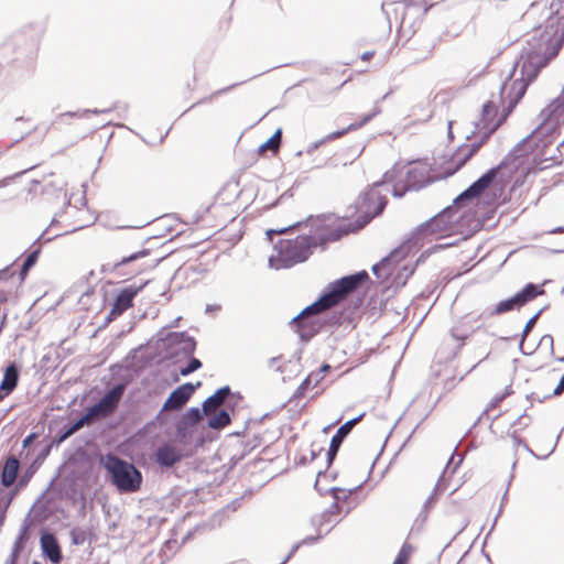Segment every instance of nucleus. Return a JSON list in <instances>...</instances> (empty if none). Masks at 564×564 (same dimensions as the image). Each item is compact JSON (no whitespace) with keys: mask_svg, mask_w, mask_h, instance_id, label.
Segmentation results:
<instances>
[{"mask_svg":"<svg viewBox=\"0 0 564 564\" xmlns=\"http://www.w3.org/2000/svg\"><path fill=\"white\" fill-rule=\"evenodd\" d=\"M381 109L376 106L373 108V110L367 115H365L360 121H357V122H352L350 123L349 126H347L346 128L344 129H340V130H336L334 132H330L328 133L327 135H325L324 138L317 140V141H314L312 142L307 149L305 150V152L307 154H312L314 151H316L319 147L326 144L327 142H330L335 139H338L343 135H345L346 133H348L349 131H355L361 127H364L365 124H367L370 120H372V118H375L378 113H380Z\"/></svg>","mask_w":564,"mask_h":564,"instance_id":"obj_15","label":"nucleus"},{"mask_svg":"<svg viewBox=\"0 0 564 564\" xmlns=\"http://www.w3.org/2000/svg\"><path fill=\"white\" fill-rule=\"evenodd\" d=\"M230 395H234V393L229 386L218 388L212 395L203 401L202 408L204 412L209 413L214 411L218 404L225 402Z\"/></svg>","mask_w":564,"mask_h":564,"instance_id":"obj_30","label":"nucleus"},{"mask_svg":"<svg viewBox=\"0 0 564 564\" xmlns=\"http://www.w3.org/2000/svg\"><path fill=\"white\" fill-rule=\"evenodd\" d=\"M242 84H243V82L235 83L232 85H229L227 87H224L221 89L216 90L215 93H213L212 96H219V95L226 94V93L232 90L234 88H236V87H238V86H240Z\"/></svg>","mask_w":564,"mask_h":564,"instance_id":"obj_62","label":"nucleus"},{"mask_svg":"<svg viewBox=\"0 0 564 564\" xmlns=\"http://www.w3.org/2000/svg\"><path fill=\"white\" fill-rule=\"evenodd\" d=\"M326 476H328V469L327 467L325 469H322V470H318L317 471V475H316V480H315V484H314V488L316 491H318V494L321 496H326V495H330L335 501H347L348 498L357 492L360 488H361V484L354 487V488H350V489H344V488H340V487H328V488H324L322 486V478H325Z\"/></svg>","mask_w":564,"mask_h":564,"instance_id":"obj_20","label":"nucleus"},{"mask_svg":"<svg viewBox=\"0 0 564 564\" xmlns=\"http://www.w3.org/2000/svg\"><path fill=\"white\" fill-rule=\"evenodd\" d=\"M188 357L189 359L187 364L184 367L180 368V373L184 377L189 376L194 371L200 369L203 366L202 361L198 358L194 357L193 355Z\"/></svg>","mask_w":564,"mask_h":564,"instance_id":"obj_48","label":"nucleus"},{"mask_svg":"<svg viewBox=\"0 0 564 564\" xmlns=\"http://www.w3.org/2000/svg\"><path fill=\"white\" fill-rule=\"evenodd\" d=\"M98 464L106 471V480L119 494H134L141 489L143 475L133 463L109 452L98 456Z\"/></svg>","mask_w":564,"mask_h":564,"instance_id":"obj_5","label":"nucleus"},{"mask_svg":"<svg viewBox=\"0 0 564 564\" xmlns=\"http://www.w3.org/2000/svg\"><path fill=\"white\" fill-rule=\"evenodd\" d=\"M338 523L335 522L332 527H329L326 532L324 534H322L321 532H318L316 535H308L306 538H304L303 540H301L300 542L293 544L292 549L290 550L289 554L284 557V560L280 563V564H285L286 562H289L292 556L295 554V552L303 545H313L315 543H317L319 540L323 539L324 535L328 534L332 529Z\"/></svg>","mask_w":564,"mask_h":564,"instance_id":"obj_35","label":"nucleus"},{"mask_svg":"<svg viewBox=\"0 0 564 564\" xmlns=\"http://www.w3.org/2000/svg\"><path fill=\"white\" fill-rule=\"evenodd\" d=\"M402 181L405 184V189L420 191L430 185L433 178L425 164L416 163L406 170Z\"/></svg>","mask_w":564,"mask_h":564,"instance_id":"obj_17","label":"nucleus"},{"mask_svg":"<svg viewBox=\"0 0 564 564\" xmlns=\"http://www.w3.org/2000/svg\"><path fill=\"white\" fill-rule=\"evenodd\" d=\"M128 108H129V106L127 104H124L122 107L113 105L112 107L107 108V109L94 108V109H85V110H82V111H67V112H64V113H61L59 116H57L56 120L54 122H52L51 126L55 124L59 119H62L64 117L83 118V117H86V116H88L90 113L91 115L108 113V112L112 111L113 109H119L118 117L122 118V119H126L127 118Z\"/></svg>","mask_w":564,"mask_h":564,"instance_id":"obj_28","label":"nucleus"},{"mask_svg":"<svg viewBox=\"0 0 564 564\" xmlns=\"http://www.w3.org/2000/svg\"><path fill=\"white\" fill-rule=\"evenodd\" d=\"M148 282H144L140 285H128L119 291L116 295L115 301L118 305H123L127 308H130L133 305V299L142 291Z\"/></svg>","mask_w":564,"mask_h":564,"instance_id":"obj_31","label":"nucleus"},{"mask_svg":"<svg viewBox=\"0 0 564 564\" xmlns=\"http://www.w3.org/2000/svg\"><path fill=\"white\" fill-rule=\"evenodd\" d=\"M68 232H69V231H66V234H68ZM47 234H48V228H46V229H45V230H44V231H43V232H42V234H41V235H40V236L34 240V241H33V243H32V246H31V247H37V246H41V247H42V245H43V243H47V242H50V241H52V240H54V239H56V238H58V237H61V236L65 235V232H59V234H56V235H54V236H47Z\"/></svg>","mask_w":564,"mask_h":564,"instance_id":"obj_54","label":"nucleus"},{"mask_svg":"<svg viewBox=\"0 0 564 564\" xmlns=\"http://www.w3.org/2000/svg\"><path fill=\"white\" fill-rule=\"evenodd\" d=\"M463 460H464L463 455L458 454L455 449L454 453L452 454V456L449 457L443 474H445L448 469H452V473H455L456 469L463 463Z\"/></svg>","mask_w":564,"mask_h":564,"instance_id":"obj_55","label":"nucleus"},{"mask_svg":"<svg viewBox=\"0 0 564 564\" xmlns=\"http://www.w3.org/2000/svg\"><path fill=\"white\" fill-rule=\"evenodd\" d=\"M339 501H334L327 509L324 510V518L326 516H337L341 512V507L338 503Z\"/></svg>","mask_w":564,"mask_h":564,"instance_id":"obj_59","label":"nucleus"},{"mask_svg":"<svg viewBox=\"0 0 564 564\" xmlns=\"http://www.w3.org/2000/svg\"><path fill=\"white\" fill-rule=\"evenodd\" d=\"M262 443V436L260 434H254L251 440L242 441L241 452L239 454H235L230 460L232 463V466L236 465L238 462L242 460L251 451L260 446Z\"/></svg>","mask_w":564,"mask_h":564,"instance_id":"obj_36","label":"nucleus"},{"mask_svg":"<svg viewBox=\"0 0 564 564\" xmlns=\"http://www.w3.org/2000/svg\"><path fill=\"white\" fill-rule=\"evenodd\" d=\"M271 242L276 254L269 258V267L275 270L289 269L305 262L314 250L310 241L302 235L293 239H278L276 242L273 240Z\"/></svg>","mask_w":564,"mask_h":564,"instance_id":"obj_9","label":"nucleus"},{"mask_svg":"<svg viewBox=\"0 0 564 564\" xmlns=\"http://www.w3.org/2000/svg\"><path fill=\"white\" fill-rule=\"evenodd\" d=\"M334 306L333 301L323 290L312 304L304 307L290 321V326L302 341L307 343L321 332L323 321H321L318 315Z\"/></svg>","mask_w":564,"mask_h":564,"instance_id":"obj_8","label":"nucleus"},{"mask_svg":"<svg viewBox=\"0 0 564 564\" xmlns=\"http://www.w3.org/2000/svg\"><path fill=\"white\" fill-rule=\"evenodd\" d=\"M86 425H87V423L85 422V420H83L82 415L72 422L70 421L66 422L57 431L54 438L51 441V443L48 445H52V447L54 445L58 446L59 444L65 442L68 437L74 435L77 431H79L82 427H84Z\"/></svg>","mask_w":564,"mask_h":564,"instance_id":"obj_27","label":"nucleus"},{"mask_svg":"<svg viewBox=\"0 0 564 564\" xmlns=\"http://www.w3.org/2000/svg\"><path fill=\"white\" fill-rule=\"evenodd\" d=\"M252 495V490L249 489L245 492V495L238 497V498H235L234 500H231L228 505H226L224 508H223V511L224 512H227V511H230V512H235L237 511L241 505H242V501L245 499L246 496H251Z\"/></svg>","mask_w":564,"mask_h":564,"instance_id":"obj_53","label":"nucleus"},{"mask_svg":"<svg viewBox=\"0 0 564 564\" xmlns=\"http://www.w3.org/2000/svg\"><path fill=\"white\" fill-rule=\"evenodd\" d=\"M330 365L324 362L319 367V369L312 371L310 375H307V377L301 382V384L294 391L290 401L302 399L310 388L316 387L325 378V375L330 370Z\"/></svg>","mask_w":564,"mask_h":564,"instance_id":"obj_23","label":"nucleus"},{"mask_svg":"<svg viewBox=\"0 0 564 564\" xmlns=\"http://www.w3.org/2000/svg\"><path fill=\"white\" fill-rule=\"evenodd\" d=\"M282 143V129L278 128L274 133L258 148V153L262 155L265 151L276 154Z\"/></svg>","mask_w":564,"mask_h":564,"instance_id":"obj_37","label":"nucleus"},{"mask_svg":"<svg viewBox=\"0 0 564 564\" xmlns=\"http://www.w3.org/2000/svg\"><path fill=\"white\" fill-rule=\"evenodd\" d=\"M20 373L21 366L17 361H10L3 370L0 391L12 393L19 384Z\"/></svg>","mask_w":564,"mask_h":564,"instance_id":"obj_25","label":"nucleus"},{"mask_svg":"<svg viewBox=\"0 0 564 564\" xmlns=\"http://www.w3.org/2000/svg\"><path fill=\"white\" fill-rule=\"evenodd\" d=\"M442 479H443V476L440 477L438 481L434 486L433 491L426 498V500L423 505V509H422L423 513L427 514L430 512V510L434 508L441 492L444 490V488H442V485H441Z\"/></svg>","mask_w":564,"mask_h":564,"instance_id":"obj_43","label":"nucleus"},{"mask_svg":"<svg viewBox=\"0 0 564 564\" xmlns=\"http://www.w3.org/2000/svg\"><path fill=\"white\" fill-rule=\"evenodd\" d=\"M32 250L25 256L23 263L19 271L20 281L23 282L28 276L30 270L36 264L41 254V246L31 247Z\"/></svg>","mask_w":564,"mask_h":564,"instance_id":"obj_34","label":"nucleus"},{"mask_svg":"<svg viewBox=\"0 0 564 564\" xmlns=\"http://www.w3.org/2000/svg\"><path fill=\"white\" fill-rule=\"evenodd\" d=\"M507 436L510 437L513 441L514 446H521L528 453H530L531 455H534V452L530 448L528 443L523 438L518 436V430H510L509 429L507 431Z\"/></svg>","mask_w":564,"mask_h":564,"instance_id":"obj_52","label":"nucleus"},{"mask_svg":"<svg viewBox=\"0 0 564 564\" xmlns=\"http://www.w3.org/2000/svg\"><path fill=\"white\" fill-rule=\"evenodd\" d=\"M311 522L314 527L317 528V531L321 532V529L327 524V523H330L332 522V517L330 516H326L324 518V511L317 516H314L312 517L311 519Z\"/></svg>","mask_w":564,"mask_h":564,"instance_id":"obj_57","label":"nucleus"},{"mask_svg":"<svg viewBox=\"0 0 564 564\" xmlns=\"http://www.w3.org/2000/svg\"><path fill=\"white\" fill-rule=\"evenodd\" d=\"M408 192H412L411 189H405V184L402 180L398 181L393 184L392 196L395 198H402Z\"/></svg>","mask_w":564,"mask_h":564,"instance_id":"obj_58","label":"nucleus"},{"mask_svg":"<svg viewBox=\"0 0 564 564\" xmlns=\"http://www.w3.org/2000/svg\"><path fill=\"white\" fill-rule=\"evenodd\" d=\"M545 290L539 284L529 282L513 296L498 302L495 308L489 313V316L501 315L511 311L520 310L529 302L533 301L540 295H543Z\"/></svg>","mask_w":564,"mask_h":564,"instance_id":"obj_11","label":"nucleus"},{"mask_svg":"<svg viewBox=\"0 0 564 564\" xmlns=\"http://www.w3.org/2000/svg\"><path fill=\"white\" fill-rule=\"evenodd\" d=\"M40 550L42 556L52 564H61L63 552L58 539L54 532L48 529H42L40 533Z\"/></svg>","mask_w":564,"mask_h":564,"instance_id":"obj_16","label":"nucleus"},{"mask_svg":"<svg viewBox=\"0 0 564 564\" xmlns=\"http://www.w3.org/2000/svg\"><path fill=\"white\" fill-rule=\"evenodd\" d=\"M151 251H152L151 248H142L141 250H139L137 252H133L127 257H123L121 260L113 263L109 270L117 273L118 275H124L126 273L121 272L122 267L127 265L128 263L134 262L139 259L150 256Z\"/></svg>","mask_w":564,"mask_h":564,"instance_id":"obj_32","label":"nucleus"},{"mask_svg":"<svg viewBox=\"0 0 564 564\" xmlns=\"http://www.w3.org/2000/svg\"><path fill=\"white\" fill-rule=\"evenodd\" d=\"M411 251L412 248L404 240L400 246L391 250L389 254L372 265L371 270L373 275L378 279L387 278L390 275V272L384 273L383 271L387 270L391 264L403 260L409 253H411Z\"/></svg>","mask_w":564,"mask_h":564,"instance_id":"obj_18","label":"nucleus"},{"mask_svg":"<svg viewBox=\"0 0 564 564\" xmlns=\"http://www.w3.org/2000/svg\"><path fill=\"white\" fill-rule=\"evenodd\" d=\"M549 305H545L543 306L542 308H540L532 317L529 318V321L525 323L524 325V328L521 333V338H520V343H519V349L521 351L522 355H531L534 350L532 351H525L524 350V347H523V344H524V340L525 338L528 337V335L532 332L533 327L535 326L539 317L541 316V314L547 310Z\"/></svg>","mask_w":564,"mask_h":564,"instance_id":"obj_38","label":"nucleus"},{"mask_svg":"<svg viewBox=\"0 0 564 564\" xmlns=\"http://www.w3.org/2000/svg\"><path fill=\"white\" fill-rule=\"evenodd\" d=\"M503 400L505 395L500 394H497L495 398H492L487 408L482 411L481 415L477 419L473 426H476L485 415H488L489 410L497 408Z\"/></svg>","mask_w":564,"mask_h":564,"instance_id":"obj_56","label":"nucleus"},{"mask_svg":"<svg viewBox=\"0 0 564 564\" xmlns=\"http://www.w3.org/2000/svg\"><path fill=\"white\" fill-rule=\"evenodd\" d=\"M52 445H44L40 452L36 454L35 458L32 463L24 469L22 476L20 477V485L28 486L33 476L36 474L39 468L45 462L47 456L51 454Z\"/></svg>","mask_w":564,"mask_h":564,"instance_id":"obj_26","label":"nucleus"},{"mask_svg":"<svg viewBox=\"0 0 564 564\" xmlns=\"http://www.w3.org/2000/svg\"><path fill=\"white\" fill-rule=\"evenodd\" d=\"M187 335L188 333L186 330L171 332L164 338L165 346L173 350L174 348H177L180 344H182V340H184Z\"/></svg>","mask_w":564,"mask_h":564,"instance_id":"obj_46","label":"nucleus"},{"mask_svg":"<svg viewBox=\"0 0 564 564\" xmlns=\"http://www.w3.org/2000/svg\"><path fill=\"white\" fill-rule=\"evenodd\" d=\"M499 167H491L473 182L466 189L458 194L453 204L445 207L429 220L419 225L405 240L412 249L422 246L421 238L433 234H459L465 239L473 236L482 227V221L476 218L471 210L464 212L456 217L457 210L469 202L479 198L489 189L495 181Z\"/></svg>","mask_w":564,"mask_h":564,"instance_id":"obj_2","label":"nucleus"},{"mask_svg":"<svg viewBox=\"0 0 564 564\" xmlns=\"http://www.w3.org/2000/svg\"><path fill=\"white\" fill-rule=\"evenodd\" d=\"M563 392H564V373L562 375L557 386L553 390L552 395L556 397V395L562 394Z\"/></svg>","mask_w":564,"mask_h":564,"instance_id":"obj_63","label":"nucleus"},{"mask_svg":"<svg viewBox=\"0 0 564 564\" xmlns=\"http://www.w3.org/2000/svg\"><path fill=\"white\" fill-rule=\"evenodd\" d=\"M365 416V413H361L360 415L352 417L345 422L343 425L338 427L336 433L330 438L329 447L326 453V466L327 469L330 468L337 457V454L340 449L341 444L346 440V437L350 434L355 425L361 421V419Z\"/></svg>","mask_w":564,"mask_h":564,"instance_id":"obj_14","label":"nucleus"},{"mask_svg":"<svg viewBox=\"0 0 564 564\" xmlns=\"http://www.w3.org/2000/svg\"><path fill=\"white\" fill-rule=\"evenodd\" d=\"M369 280L368 272L361 270L330 282L324 290L336 306Z\"/></svg>","mask_w":564,"mask_h":564,"instance_id":"obj_10","label":"nucleus"},{"mask_svg":"<svg viewBox=\"0 0 564 564\" xmlns=\"http://www.w3.org/2000/svg\"><path fill=\"white\" fill-rule=\"evenodd\" d=\"M539 345H546L551 352L554 351V339H553V336L550 335V334H545L542 336V338L540 339L539 341Z\"/></svg>","mask_w":564,"mask_h":564,"instance_id":"obj_60","label":"nucleus"},{"mask_svg":"<svg viewBox=\"0 0 564 564\" xmlns=\"http://www.w3.org/2000/svg\"><path fill=\"white\" fill-rule=\"evenodd\" d=\"M196 345L197 344L195 338L191 335H187L185 339L182 340V344L177 346L178 349L171 351L170 355L181 351L184 356H192L196 350Z\"/></svg>","mask_w":564,"mask_h":564,"instance_id":"obj_45","label":"nucleus"},{"mask_svg":"<svg viewBox=\"0 0 564 564\" xmlns=\"http://www.w3.org/2000/svg\"><path fill=\"white\" fill-rule=\"evenodd\" d=\"M231 417L227 409H220L207 417V426L210 430L220 431L230 424Z\"/></svg>","mask_w":564,"mask_h":564,"instance_id":"obj_33","label":"nucleus"},{"mask_svg":"<svg viewBox=\"0 0 564 564\" xmlns=\"http://www.w3.org/2000/svg\"><path fill=\"white\" fill-rule=\"evenodd\" d=\"M474 319L468 315L460 318L451 329L449 334L453 339L465 341L470 335H473L478 327H474L471 322Z\"/></svg>","mask_w":564,"mask_h":564,"instance_id":"obj_29","label":"nucleus"},{"mask_svg":"<svg viewBox=\"0 0 564 564\" xmlns=\"http://www.w3.org/2000/svg\"><path fill=\"white\" fill-rule=\"evenodd\" d=\"M43 26L29 23L12 34L0 47V56L7 62L32 59L37 51Z\"/></svg>","mask_w":564,"mask_h":564,"instance_id":"obj_6","label":"nucleus"},{"mask_svg":"<svg viewBox=\"0 0 564 564\" xmlns=\"http://www.w3.org/2000/svg\"><path fill=\"white\" fill-rule=\"evenodd\" d=\"M155 463L164 468H171L181 462L183 455L175 446L164 443L158 447L154 454Z\"/></svg>","mask_w":564,"mask_h":564,"instance_id":"obj_24","label":"nucleus"},{"mask_svg":"<svg viewBox=\"0 0 564 564\" xmlns=\"http://www.w3.org/2000/svg\"><path fill=\"white\" fill-rule=\"evenodd\" d=\"M199 387V381L195 384L192 382H185L176 387L164 401L162 409L155 416V421L161 424L166 422V417L163 412L166 410L180 411L188 402L196 389Z\"/></svg>","mask_w":564,"mask_h":564,"instance_id":"obj_12","label":"nucleus"},{"mask_svg":"<svg viewBox=\"0 0 564 564\" xmlns=\"http://www.w3.org/2000/svg\"><path fill=\"white\" fill-rule=\"evenodd\" d=\"M69 536L72 540V544L75 546H79V545H83L87 541L88 533H87V531H85L80 528H73L69 531Z\"/></svg>","mask_w":564,"mask_h":564,"instance_id":"obj_49","label":"nucleus"},{"mask_svg":"<svg viewBox=\"0 0 564 564\" xmlns=\"http://www.w3.org/2000/svg\"><path fill=\"white\" fill-rule=\"evenodd\" d=\"M411 551V544L404 542L392 564H408Z\"/></svg>","mask_w":564,"mask_h":564,"instance_id":"obj_51","label":"nucleus"},{"mask_svg":"<svg viewBox=\"0 0 564 564\" xmlns=\"http://www.w3.org/2000/svg\"><path fill=\"white\" fill-rule=\"evenodd\" d=\"M529 408H527L524 410V412L522 414H520L517 420H514L511 424H510V430L512 427H518V431H522L524 429H527L528 426H530V424L532 423V416L529 415L527 413Z\"/></svg>","mask_w":564,"mask_h":564,"instance_id":"obj_50","label":"nucleus"},{"mask_svg":"<svg viewBox=\"0 0 564 564\" xmlns=\"http://www.w3.org/2000/svg\"><path fill=\"white\" fill-rule=\"evenodd\" d=\"M541 126L536 127L530 134L520 140L506 155V158L495 167H499L496 174V178L500 174V172L508 166L511 161L519 159L521 156L528 155L532 153L535 148H538V142L535 141L536 134L540 131Z\"/></svg>","mask_w":564,"mask_h":564,"instance_id":"obj_13","label":"nucleus"},{"mask_svg":"<svg viewBox=\"0 0 564 564\" xmlns=\"http://www.w3.org/2000/svg\"><path fill=\"white\" fill-rule=\"evenodd\" d=\"M207 414L203 408L191 406L175 423L176 436L181 440L189 435V429L193 427L203 416Z\"/></svg>","mask_w":564,"mask_h":564,"instance_id":"obj_21","label":"nucleus"},{"mask_svg":"<svg viewBox=\"0 0 564 564\" xmlns=\"http://www.w3.org/2000/svg\"><path fill=\"white\" fill-rule=\"evenodd\" d=\"M130 378L124 377L119 382L113 384L110 389H108L105 394L109 395V399L118 406L120 403V400L127 390L128 386L130 384Z\"/></svg>","mask_w":564,"mask_h":564,"instance_id":"obj_39","label":"nucleus"},{"mask_svg":"<svg viewBox=\"0 0 564 564\" xmlns=\"http://www.w3.org/2000/svg\"><path fill=\"white\" fill-rule=\"evenodd\" d=\"M117 408L118 406L109 399V395L104 394L97 402L87 406L82 416L88 426L98 420L110 416L115 413Z\"/></svg>","mask_w":564,"mask_h":564,"instance_id":"obj_19","label":"nucleus"},{"mask_svg":"<svg viewBox=\"0 0 564 564\" xmlns=\"http://www.w3.org/2000/svg\"><path fill=\"white\" fill-rule=\"evenodd\" d=\"M564 111V98L562 95L557 96L552 102L541 111L543 121L551 119V117L561 115Z\"/></svg>","mask_w":564,"mask_h":564,"instance_id":"obj_42","label":"nucleus"},{"mask_svg":"<svg viewBox=\"0 0 564 564\" xmlns=\"http://www.w3.org/2000/svg\"><path fill=\"white\" fill-rule=\"evenodd\" d=\"M37 437L39 434L36 432H31L26 435L22 441V449L28 448Z\"/></svg>","mask_w":564,"mask_h":564,"instance_id":"obj_61","label":"nucleus"},{"mask_svg":"<svg viewBox=\"0 0 564 564\" xmlns=\"http://www.w3.org/2000/svg\"><path fill=\"white\" fill-rule=\"evenodd\" d=\"M29 527H30L29 520L24 519L23 524L19 531V534L13 542V545L11 549L12 552L20 554L24 550V546L30 539Z\"/></svg>","mask_w":564,"mask_h":564,"instance_id":"obj_41","label":"nucleus"},{"mask_svg":"<svg viewBox=\"0 0 564 564\" xmlns=\"http://www.w3.org/2000/svg\"><path fill=\"white\" fill-rule=\"evenodd\" d=\"M339 219L344 218L334 213L321 214L317 216L311 215L305 220L296 221L288 227L269 229L265 235L268 240L272 241V239L279 235L290 232L295 228L305 226L308 227V234L302 236L310 241L312 248L321 247L325 249L330 242H336L345 236L354 234L348 223L334 227L333 224Z\"/></svg>","mask_w":564,"mask_h":564,"instance_id":"obj_4","label":"nucleus"},{"mask_svg":"<svg viewBox=\"0 0 564 564\" xmlns=\"http://www.w3.org/2000/svg\"><path fill=\"white\" fill-rule=\"evenodd\" d=\"M66 186L65 182L54 183L50 182L44 187L42 193L45 195L54 196L58 198L61 194L64 192V188Z\"/></svg>","mask_w":564,"mask_h":564,"instance_id":"obj_47","label":"nucleus"},{"mask_svg":"<svg viewBox=\"0 0 564 564\" xmlns=\"http://www.w3.org/2000/svg\"><path fill=\"white\" fill-rule=\"evenodd\" d=\"M387 204V196L381 194L378 187H375V184H372L359 195L354 204L347 207L343 218L348 219L360 213L355 220L348 223L354 234H356L365 228L373 218L380 216L386 209Z\"/></svg>","mask_w":564,"mask_h":564,"instance_id":"obj_7","label":"nucleus"},{"mask_svg":"<svg viewBox=\"0 0 564 564\" xmlns=\"http://www.w3.org/2000/svg\"><path fill=\"white\" fill-rule=\"evenodd\" d=\"M404 166L400 163H395L390 170L384 172L380 181L375 182V187H380L383 184L397 183L402 178Z\"/></svg>","mask_w":564,"mask_h":564,"instance_id":"obj_40","label":"nucleus"},{"mask_svg":"<svg viewBox=\"0 0 564 564\" xmlns=\"http://www.w3.org/2000/svg\"><path fill=\"white\" fill-rule=\"evenodd\" d=\"M20 460L13 455L9 454L6 456L2 464H0V482L4 488H10L15 484L19 470Z\"/></svg>","mask_w":564,"mask_h":564,"instance_id":"obj_22","label":"nucleus"},{"mask_svg":"<svg viewBox=\"0 0 564 564\" xmlns=\"http://www.w3.org/2000/svg\"><path fill=\"white\" fill-rule=\"evenodd\" d=\"M14 272L11 271V267H6L4 269L0 270V280H8L9 278L13 276Z\"/></svg>","mask_w":564,"mask_h":564,"instance_id":"obj_64","label":"nucleus"},{"mask_svg":"<svg viewBox=\"0 0 564 564\" xmlns=\"http://www.w3.org/2000/svg\"><path fill=\"white\" fill-rule=\"evenodd\" d=\"M527 91L525 83H512L508 78L500 86V100L508 102L500 117L496 119L498 115V108L491 100L486 101L482 105L480 119L475 122V128L481 132L478 141L473 142L469 145H462L458 148L453 156V162L456 164L455 171L459 170L465 163L473 158L478 150L488 141V139L498 130V128L507 120L510 113L513 111L518 102L523 98Z\"/></svg>","mask_w":564,"mask_h":564,"instance_id":"obj_3","label":"nucleus"},{"mask_svg":"<svg viewBox=\"0 0 564 564\" xmlns=\"http://www.w3.org/2000/svg\"><path fill=\"white\" fill-rule=\"evenodd\" d=\"M550 8L552 14L544 28L539 26L532 32L513 64L507 77L512 83H525L528 87L557 56L564 43V0L553 1Z\"/></svg>","mask_w":564,"mask_h":564,"instance_id":"obj_1","label":"nucleus"},{"mask_svg":"<svg viewBox=\"0 0 564 564\" xmlns=\"http://www.w3.org/2000/svg\"><path fill=\"white\" fill-rule=\"evenodd\" d=\"M26 486L20 485V479L15 485L10 487V490L8 492L0 490V503L4 505V508H9L14 499V497L25 488Z\"/></svg>","mask_w":564,"mask_h":564,"instance_id":"obj_44","label":"nucleus"}]
</instances>
